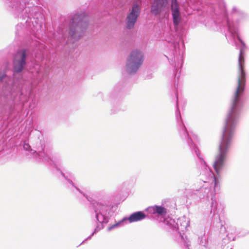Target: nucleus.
I'll return each mask as SVG.
<instances>
[{
    "mask_svg": "<svg viewBox=\"0 0 249 249\" xmlns=\"http://www.w3.org/2000/svg\"><path fill=\"white\" fill-rule=\"evenodd\" d=\"M24 148L26 150H30L31 149L30 146L29 144L25 143L23 146Z\"/></svg>",
    "mask_w": 249,
    "mask_h": 249,
    "instance_id": "9d476101",
    "label": "nucleus"
},
{
    "mask_svg": "<svg viewBox=\"0 0 249 249\" xmlns=\"http://www.w3.org/2000/svg\"><path fill=\"white\" fill-rule=\"evenodd\" d=\"M171 10L174 24L177 27L180 21V16L177 0H172Z\"/></svg>",
    "mask_w": 249,
    "mask_h": 249,
    "instance_id": "6e6552de",
    "label": "nucleus"
},
{
    "mask_svg": "<svg viewBox=\"0 0 249 249\" xmlns=\"http://www.w3.org/2000/svg\"><path fill=\"white\" fill-rule=\"evenodd\" d=\"M5 76V74L0 72V81H1Z\"/></svg>",
    "mask_w": 249,
    "mask_h": 249,
    "instance_id": "9b49d317",
    "label": "nucleus"
},
{
    "mask_svg": "<svg viewBox=\"0 0 249 249\" xmlns=\"http://www.w3.org/2000/svg\"><path fill=\"white\" fill-rule=\"evenodd\" d=\"M238 70L237 86L231 100L230 110L225 121L221 140L215 155L213 164V168L218 175L220 173L221 169L224 166L227 154L232 142L235 117L239 110L238 104L239 101V96L243 92L246 83L244 65H238Z\"/></svg>",
    "mask_w": 249,
    "mask_h": 249,
    "instance_id": "f257e3e1",
    "label": "nucleus"
},
{
    "mask_svg": "<svg viewBox=\"0 0 249 249\" xmlns=\"http://www.w3.org/2000/svg\"><path fill=\"white\" fill-rule=\"evenodd\" d=\"M88 21V17L84 12L74 15L70 23L69 36L74 40L79 39L87 27Z\"/></svg>",
    "mask_w": 249,
    "mask_h": 249,
    "instance_id": "f03ea898",
    "label": "nucleus"
},
{
    "mask_svg": "<svg viewBox=\"0 0 249 249\" xmlns=\"http://www.w3.org/2000/svg\"><path fill=\"white\" fill-rule=\"evenodd\" d=\"M146 217V215L145 213L142 212V211H139L135 213H133L132 214L130 215V216L128 218H124L123 220L121 221H120L118 222L116 224H115L113 225H112L111 227H110L108 228L109 230H111L113 228H114L116 227H117L118 225H120V223H121L122 222H123L124 220H128L130 223H132L138 221L142 220L143 219H144Z\"/></svg>",
    "mask_w": 249,
    "mask_h": 249,
    "instance_id": "423d86ee",
    "label": "nucleus"
},
{
    "mask_svg": "<svg viewBox=\"0 0 249 249\" xmlns=\"http://www.w3.org/2000/svg\"><path fill=\"white\" fill-rule=\"evenodd\" d=\"M26 51L20 50L15 54L13 59V68L15 72L19 73L24 69L26 64Z\"/></svg>",
    "mask_w": 249,
    "mask_h": 249,
    "instance_id": "20e7f679",
    "label": "nucleus"
},
{
    "mask_svg": "<svg viewBox=\"0 0 249 249\" xmlns=\"http://www.w3.org/2000/svg\"><path fill=\"white\" fill-rule=\"evenodd\" d=\"M143 62V54L138 50L133 51L126 63L127 70L130 73L136 72Z\"/></svg>",
    "mask_w": 249,
    "mask_h": 249,
    "instance_id": "7ed1b4c3",
    "label": "nucleus"
},
{
    "mask_svg": "<svg viewBox=\"0 0 249 249\" xmlns=\"http://www.w3.org/2000/svg\"><path fill=\"white\" fill-rule=\"evenodd\" d=\"M141 11L140 7L137 4H134L132 7V10L126 18V27L128 29H132L139 16Z\"/></svg>",
    "mask_w": 249,
    "mask_h": 249,
    "instance_id": "39448f33",
    "label": "nucleus"
},
{
    "mask_svg": "<svg viewBox=\"0 0 249 249\" xmlns=\"http://www.w3.org/2000/svg\"><path fill=\"white\" fill-rule=\"evenodd\" d=\"M154 210L157 213L160 215H164L167 213L166 209L161 206H156Z\"/></svg>",
    "mask_w": 249,
    "mask_h": 249,
    "instance_id": "1a4fd4ad",
    "label": "nucleus"
},
{
    "mask_svg": "<svg viewBox=\"0 0 249 249\" xmlns=\"http://www.w3.org/2000/svg\"><path fill=\"white\" fill-rule=\"evenodd\" d=\"M168 4V0H154L151 5V12L155 15L160 14Z\"/></svg>",
    "mask_w": 249,
    "mask_h": 249,
    "instance_id": "0eeeda50",
    "label": "nucleus"
}]
</instances>
